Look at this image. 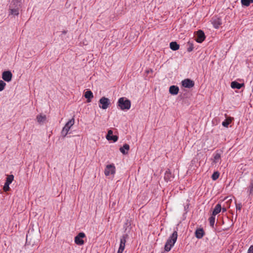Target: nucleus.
Here are the masks:
<instances>
[{
    "instance_id": "nucleus-1",
    "label": "nucleus",
    "mask_w": 253,
    "mask_h": 253,
    "mask_svg": "<svg viewBox=\"0 0 253 253\" xmlns=\"http://www.w3.org/2000/svg\"><path fill=\"white\" fill-rule=\"evenodd\" d=\"M177 236L178 235L177 231H174L169 237L165 244L164 248L165 251L169 252L170 251L171 249L173 247L177 240Z\"/></svg>"
},
{
    "instance_id": "nucleus-2",
    "label": "nucleus",
    "mask_w": 253,
    "mask_h": 253,
    "mask_svg": "<svg viewBox=\"0 0 253 253\" xmlns=\"http://www.w3.org/2000/svg\"><path fill=\"white\" fill-rule=\"evenodd\" d=\"M117 106L122 110H128L131 107V102L126 97H121L118 100Z\"/></svg>"
},
{
    "instance_id": "nucleus-3",
    "label": "nucleus",
    "mask_w": 253,
    "mask_h": 253,
    "mask_svg": "<svg viewBox=\"0 0 253 253\" xmlns=\"http://www.w3.org/2000/svg\"><path fill=\"white\" fill-rule=\"evenodd\" d=\"M75 124V118L74 116L70 120H69L65 124V126L63 127L61 134V135L65 137L68 134L69 130L70 129L72 126Z\"/></svg>"
},
{
    "instance_id": "nucleus-4",
    "label": "nucleus",
    "mask_w": 253,
    "mask_h": 253,
    "mask_svg": "<svg viewBox=\"0 0 253 253\" xmlns=\"http://www.w3.org/2000/svg\"><path fill=\"white\" fill-rule=\"evenodd\" d=\"M99 107L103 109H106L110 104V102L108 98L105 97H101L99 101Z\"/></svg>"
},
{
    "instance_id": "nucleus-5",
    "label": "nucleus",
    "mask_w": 253,
    "mask_h": 253,
    "mask_svg": "<svg viewBox=\"0 0 253 253\" xmlns=\"http://www.w3.org/2000/svg\"><path fill=\"white\" fill-rule=\"evenodd\" d=\"M85 237V235L83 232L79 233L75 238V243L78 245H83L84 241L83 238Z\"/></svg>"
},
{
    "instance_id": "nucleus-6",
    "label": "nucleus",
    "mask_w": 253,
    "mask_h": 253,
    "mask_svg": "<svg viewBox=\"0 0 253 253\" xmlns=\"http://www.w3.org/2000/svg\"><path fill=\"white\" fill-rule=\"evenodd\" d=\"M115 173V167L113 164L108 165L106 166L104 170V173L106 176L114 174Z\"/></svg>"
},
{
    "instance_id": "nucleus-7",
    "label": "nucleus",
    "mask_w": 253,
    "mask_h": 253,
    "mask_svg": "<svg viewBox=\"0 0 253 253\" xmlns=\"http://www.w3.org/2000/svg\"><path fill=\"white\" fill-rule=\"evenodd\" d=\"M14 179V176L11 174L8 175L6 180V182L3 186V189L5 192L8 191L10 189L9 184H11Z\"/></svg>"
},
{
    "instance_id": "nucleus-8",
    "label": "nucleus",
    "mask_w": 253,
    "mask_h": 253,
    "mask_svg": "<svg viewBox=\"0 0 253 253\" xmlns=\"http://www.w3.org/2000/svg\"><path fill=\"white\" fill-rule=\"evenodd\" d=\"M222 151L221 150H216L215 153L213 154L212 163L216 164L221 162V155Z\"/></svg>"
},
{
    "instance_id": "nucleus-9",
    "label": "nucleus",
    "mask_w": 253,
    "mask_h": 253,
    "mask_svg": "<svg viewBox=\"0 0 253 253\" xmlns=\"http://www.w3.org/2000/svg\"><path fill=\"white\" fill-rule=\"evenodd\" d=\"M182 85L186 88H191L194 86V82L192 80L186 79L183 80L181 82Z\"/></svg>"
},
{
    "instance_id": "nucleus-10",
    "label": "nucleus",
    "mask_w": 253,
    "mask_h": 253,
    "mask_svg": "<svg viewBox=\"0 0 253 253\" xmlns=\"http://www.w3.org/2000/svg\"><path fill=\"white\" fill-rule=\"evenodd\" d=\"M211 22L215 29H218L222 24L221 19L216 16L213 17L211 18Z\"/></svg>"
},
{
    "instance_id": "nucleus-11",
    "label": "nucleus",
    "mask_w": 253,
    "mask_h": 253,
    "mask_svg": "<svg viewBox=\"0 0 253 253\" xmlns=\"http://www.w3.org/2000/svg\"><path fill=\"white\" fill-rule=\"evenodd\" d=\"M12 77V74L9 71H4L2 74V79L7 82H9L11 81Z\"/></svg>"
},
{
    "instance_id": "nucleus-12",
    "label": "nucleus",
    "mask_w": 253,
    "mask_h": 253,
    "mask_svg": "<svg viewBox=\"0 0 253 253\" xmlns=\"http://www.w3.org/2000/svg\"><path fill=\"white\" fill-rule=\"evenodd\" d=\"M20 7H16L15 6L12 5L11 7V5L9 6V15H12L14 16H17L19 13V8Z\"/></svg>"
},
{
    "instance_id": "nucleus-13",
    "label": "nucleus",
    "mask_w": 253,
    "mask_h": 253,
    "mask_svg": "<svg viewBox=\"0 0 253 253\" xmlns=\"http://www.w3.org/2000/svg\"><path fill=\"white\" fill-rule=\"evenodd\" d=\"M205 39V35L203 31L199 30L197 32L196 41L198 43L202 42Z\"/></svg>"
},
{
    "instance_id": "nucleus-14",
    "label": "nucleus",
    "mask_w": 253,
    "mask_h": 253,
    "mask_svg": "<svg viewBox=\"0 0 253 253\" xmlns=\"http://www.w3.org/2000/svg\"><path fill=\"white\" fill-rule=\"evenodd\" d=\"M128 235L127 234H123L120 239V247L122 248H125V245L126 241V239L128 238Z\"/></svg>"
},
{
    "instance_id": "nucleus-15",
    "label": "nucleus",
    "mask_w": 253,
    "mask_h": 253,
    "mask_svg": "<svg viewBox=\"0 0 253 253\" xmlns=\"http://www.w3.org/2000/svg\"><path fill=\"white\" fill-rule=\"evenodd\" d=\"M179 91V87L176 85H171L169 87V92L171 94L176 95Z\"/></svg>"
},
{
    "instance_id": "nucleus-16",
    "label": "nucleus",
    "mask_w": 253,
    "mask_h": 253,
    "mask_svg": "<svg viewBox=\"0 0 253 253\" xmlns=\"http://www.w3.org/2000/svg\"><path fill=\"white\" fill-rule=\"evenodd\" d=\"M129 149V146L128 144L126 143L123 145V147L120 148V151L123 154H126L128 153V151Z\"/></svg>"
},
{
    "instance_id": "nucleus-17",
    "label": "nucleus",
    "mask_w": 253,
    "mask_h": 253,
    "mask_svg": "<svg viewBox=\"0 0 253 253\" xmlns=\"http://www.w3.org/2000/svg\"><path fill=\"white\" fill-rule=\"evenodd\" d=\"M221 211V206L220 204H217L215 208H214L212 215L215 216L216 214H217L218 213H219Z\"/></svg>"
},
{
    "instance_id": "nucleus-18",
    "label": "nucleus",
    "mask_w": 253,
    "mask_h": 253,
    "mask_svg": "<svg viewBox=\"0 0 253 253\" xmlns=\"http://www.w3.org/2000/svg\"><path fill=\"white\" fill-rule=\"evenodd\" d=\"M204 235V231L202 228L198 229L195 231V236L198 239H201Z\"/></svg>"
},
{
    "instance_id": "nucleus-19",
    "label": "nucleus",
    "mask_w": 253,
    "mask_h": 253,
    "mask_svg": "<svg viewBox=\"0 0 253 253\" xmlns=\"http://www.w3.org/2000/svg\"><path fill=\"white\" fill-rule=\"evenodd\" d=\"M84 97L87 99V102H90L91 98L93 97V95L91 90H87L84 93Z\"/></svg>"
},
{
    "instance_id": "nucleus-20",
    "label": "nucleus",
    "mask_w": 253,
    "mask_h": 253,
    "mask_svg": "<svg viewBox=\"0 0 253 253\" xmlns=\"http://www.w3.org/2000/svg\"><path fill=\"white\" fill-rule=\"evenodd\" d=\"M22 0H11L9 5H11V7L12 5L15 6L16 7H21Z\"/></svg>"
},
{
    "instance_id": "nucleus-21",
    "label": "nucleus",
    "mask_w": 253,
    "mask_h": 253,
    "mask_svg": "<svg viewBox=\"0 0 253 253\" xmlns=\"http://www.w3.org/2000/svg\"><path fill=\"white\" fill-rule=\"evenodd\" d=\"M169 46L171 49L175 51L179 49V45L175 42H172L169 44Z\"/></svg>"
},
{
    "instance_id": "nucleus-22",
    "label": "nucleus",
    "mask_w": 253,
    "mask_h": 253,
    "mask_svg": "<svg viewBox=\"0 0 253 253\" xmlns=\"http://www.w3.org/2000/svg\"><path fill=\"white\" fill-rule=\"evenodd\" d=\"M243 84H240L236 81L232 82L231 84V86L232 88L240 89Z\"/></svg>"
},
{
    "instance_id": "nucleus-23",
    "label": "nucleus",
    "mask_w": 253,
    "mask_h": 253,
    "mask_svg": "<svg viewBox=\"0 0 253 253\" xmlns=\"http://www.w3.org/2000/svg\"><path fill=\"white\" fill-rule=\"evenodd\" d=\"M172 175L171 173L170 172L169 170H167L165 173V176L164 179L166 181H170L171 178H172Z\"/></svg>"
},
{
    "instance_id": "nucleus-24",
    "label": "nucleus",
    "mask_w": 253,
    "mask_h": 253,
    "mask_svg": "<svg viewBox=\"0 0 253 253\" xmlns=\"http://www.w3.org/2000/svg\"><path fill=\"white\" fill-rule=\"evenodd\" d=\"M46 117L45 115H39L37 116V120L39 123H42L46 120Z\"/></svg>"
},
{
    "instance_id": "nucleus-25",
    "label": "nucleus",
    "mask_w": 253,
    "mask_h": 253,
    "mask_svg": "<svg viewBox=\"0 0 253 253\" xmlns=\"http://www.w3.org/2000/svg\"><path fill=\"white\" fill-rule=\"evenodd\" d=\"M247 192L250 195L253 194V179L251 180L250 182V184L248 188Z\"/></svg>"
},
{
    "instance_id": "nucleus-26",
    "label": "nucleus",
    "mask_w": 253,
    "mask_h": 253,
    "mask_svg": "<svg viewBox=\"0 0 253 253\" xmlns=\"http://www.w3.org/2000/svg\"><path fill=\"white\" fill-rule=\"evenodd\" d=\"M231 122V118H227L222 123V125L224 126L227 127L229 125Z\"/></svg>"
},
{
    "instance_id": "nucleus-27",
    "label": "nucleus",
    "mask_w": 253,
    "mask_h": 253,
    "mask_svg": "<svg viewBox=\"0 0 253 253\" xmlns=\"http://www.w3.org/2000/svg\"><path fill=\"white\" fill-rule=\"evenodd\" d=\"M252 3H253V0H241V3L244 6H248Z\"/></svg>"
},
{
    "instance_id": "nucleus-28",
    "label": "nucleus",
    "mask_w": 253,
    "mask_h": 253,
    "mask_svg": "<svg viewBox=\"0 0 253 253\" xmlns=\"http://www.w3.org/2000/svg\"><path fill=\"white\" fill-rule=\"evenodd\" d=\"M215 216L211 215V216L209 218V220L210 222V225L213 227L214 226V222H215Z\"/></svg>"
},
{
    "instance_id": "nucleus-29",
    "label": "nucleus",
    "mask_w": 253,
    "mask_h": 253,
    "mask_svg": "<svg viewBox=\"0 0 253 253\" xmlns=\"http://www.w3.org/2000/svg\"><path fill=\"white\" fill-rule=\"evenodd\" d=\"M219 176V173L218 171H215L213 173L211 176V178L213 180H216Z\"/></svg>"
},
{
    "instance_id": "nucleus-30",
    "label": "nucleus",
    "mask_w": 253,
    "mask_h": 253,
    "mask_svg": "<svg viewBox=\"0 0 253 253\" xmlns=\"http://www.w3.org/2000/svg\"><path fill=\"white\" fill-rule=\"evenodd\" d=\"M108 140H112L113 142H116L118 139V137L117 135H112L110 137L107 138Z\"/></svg>"
},
{
    "instance_id": "nucleus-31",
    "label": "nucleus",
    "mask_w": 253,
    "mask_h": 253,
    "mask_svg": "<svg viewBox=\"0 0 253 253\" xmlns=\"http://www.w3.org/2000/svg\"><path fill=\"white\" fill-rule=\"evenodd\" d=\"M6 85V84L4 81L0 80V91L3 90Z\"/></svg>"
},
{
    "instance_id": "nucleus-32",
    "label": "nucleus",
    "mask_w": 253,
    "mask_h": 253,
    "mask_svg": "<svg viewBox=\"0 0 253 253\" xmlns=\"http://www.w3.org/2000/svg\"><path fill=\"white\" fill-rule=\"evenodd\" d=\"M242 205L241 203H238L236 204V212L238 211H240L242 208Z\"/></svg>"
},
{
    "instance_id": "nucleus-33",
    "label": "nucleus",
    "mask_w": 253,
    "mask_h": 253,
    "mask_svg": "<svg viewBox=\"0 0 253 253\" xmlns=\"http://www.w3.org/2000/svg\"><path fill=\"white\" fill-rule=\"evenodd\" d=\"M112 135H113V131L112 130L110 129L108 130V133L106 136V139L108 137H110V136H111Z\"/></svg>"
},
{
    "instance_id": "nucleus-34",
    "label": "nucleus",
    "mask_w": 253,
    "mask_h": 253,
    "mask_svg": "<svg viewBox=\"0 0 253 253\" xmlns=\"http://www.w3.org/2000/svg\"><path fill=\"white\" fill-rule=\"evenodd\" d=\"M194 48L193 44H190V46L187 48V51L191 52L193 50Z\"/></svg>"
},
{
    "instance_id": "nucleus-35",
    "label": "nucleus",
    "mask_w": 253,
    "mask_h": 253,
    "mask_svg": "<svg viewBox=\"0 0 253 253\" xmlns=\"http://www.w3.org/2000/svg\"><path fill=\"white\" fill-rule=\"evenodd\" d=\"M248 253H253V246H251L248 251Z\"/></svg>"
},
{
    "instance_id": "nucleus-36",
    "label": "nucleus",
    "mask_w": 253,
    "mask_h": 253,
    "mask_svg": "<svg viewBox=\"0 0 253 253\" xmlns=\"http://www.w3.org/2000/svg\"><path fill=\"white\" fill-rule=\"evenodd\" d=\"M124 248H122V247H119V250L118 251L117 253H122L124 250Z\"/></svg>"
},
{
    "instance_id": "nucleus-37",
    "label": "nucleus",
    "mask_w": 253,
    "mask_h": 253,
    "mask_svg": "<svg viewBox=\"0 0 253 253\" xmlns=\"http://www.w3.org/2000/svg\"><path fill=\"white\" fill-rule=\"evenodd\" d=\"M124 248H122V247H119V250L118 251L117 253H122L124 250Z\"/></svg>"
},
{
    "instance_id": "nucleus-38",
    "label": "nucleus",
    "mask_w": 253,
    "mask_h": 253,
    "mask_svg": "<svg viewBox=\"0 0 253 253\" xmlns=\"http://www.w3.org/2000/svg\"><path fill=\"white\" fill-rule=\"evenodd\" d=\"M221 211L222 212H224L226 211V209L225 208H221Z\"/></svg>"
},
{
    "instance_id": "nucleus-39",
    "label": "nucleus",
    "mask_w": 253,
    "mask_h": 253,
    "mask_svg": "<svg viewBox=\"0 0 253 253\" xmlns=\"http://www.w3.org/2000/svg\"><path fill=\"white\" fill-rule=\"evenodd\" d=\"M63 34H66V31H63Z\"/></svg>"
}]
</instances>
